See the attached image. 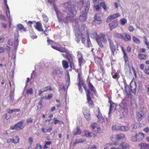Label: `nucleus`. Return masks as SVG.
Returning <instances> with one entry per match:
<instances>
[{"instance_id":"obj_1","label":"nucleus","mask_w":149,"mask_h":149,"mask_svg":"<svg viewBox=\"0 0 149 149\" xmlns=\"http://www.w3.org/2000/svg\"><path fill=\"white\" fill-rule=\"evenodd\" d=\"M63 6L65 8L67 9L69 12V16L66 17L65 19H62L63 18L62 15H61V13L58 11V10L57 9H55V10L56 12L57 16L58 17V19L59 22H64L65 23L67 22L68 21V20L70 19V20H72L74 19V5H72V3L70 2L65 3L62 4Z\"/></svg>"},{"instance_id":"obj_2","label":"nucleus","mask_w":149,"mask_h":149,"mask_svg":"<svg viewBox=\"0 0 149 149\" xmlns=\"http://www.w3.org/2000/svg\"><path fill=\"white\" fill-rule=\"evenodd\" d=\"M100 41L101 43V45H99L100 47L102 48L104 47V46L102 44V39H103L102 42L104 43L107 42V40L106 38H107L109 43V46L112 55L114 56L115 53L116 52V47L114 45V43L113 40L111 39L110 37L108 35L104 34L102 33H101L100 34Z\"/></svg>"},{"instance_id":"obj_3","label":"nucleus","mask_w":149,"mask_h":149,"mask_svg":"<svg viewBox=\"0 0 149 149\" xmlns=\"http://www.w3.org/2000/svg\"><path fill=\"white\" fill-rule=\"evenodd\" d=\"M78 73L77 81L78 82L77 85L78 87V89L81 93H82L83 89L81 86H83L84 89L86 92V93L90 91V90L88 89L86 84L85 83L82 77V72L81 71H77Z\"/></svg>"},{"instance_id":"obj_4","label":"nucleus","mask_w":149,"mask_h":149,"mask_svg":"<svg viewBox=\"0 0 149 149\" xmlns=\"http://www.w3.org/2000/svg\"><path fill=\"white\" fill-rule=\"evenodd\" d=\"M52 47L54 49L58 50L61 52L65 53L62 54L64 57H66L68 59L70 62L71 63L72 62V56L70 52L64 47H57L52 46Z\"/></svg>"},{"instance_id":"obj_5","label":"nucleus","mask_w":149,"mask_h":149,"mask_svg":"<svg viewBox=\"0 0 149 149\" xmlns=\"http://www.w3.org/2000/svg\"><path fill=\"white\" fill-rule=\"evenodd\" d=\"M90 6V1H88L85 3L84 9L79 17V19L80 21L82 22L84 21L87 18V13L88 11Z\"/></svg>"},{"instance_id":"obj_6","label":"nucleus","mask_w":149,"mask_h":149,"mask_svg":"<svg viewBox=\"0 0 149 149\" xmlns=\"http://www.w3.org/2000/svg\"><path fill=\"white\" fill-rule=\"evenodd\" d=\"M144 137V134L140 132L136 133L134 136H132L131 138V140L132 141L139 142L141 141Z\"/></svg>"},{"instance_id":"obj_7","label":"nucleus","mask_w":149,"mask_h":149,"mask_svg":"<svg viewBox=\"0 0 149 149\" xmlns=\"http://www.w3.org/2000/svg\"><path fill=\"white\" fill-rule=\"evenodd\" d=\"M146 113L144 108L140 107L137 111L136 114V118L138 120H141Z\"/></svg>"},{"instance_id":"obj_8","label":"nucleus","mask_w":149,"mask_h":149,"mask_svg":"<svg viewBox=\"0 0 149 149\" xmlns=\"http://www.w3.org/2000/svg\"><path fill=\"white\" fill-rule=\"evenodd\" d=\"M112 129L114 131H127L128 129V127L123 126H120L118 125H113L112 127Z\"/></svg>"},{"instance_id":"obj_9","label":"nucleus","mask_w":149,"mask_h":149,"mask_svg":"<svg viewBox=\"0 0 149 149\" xmlns=\"http://www.w3.org/2000/svg\"><path fill=\"white\" fill-rule=\"evenodd\" d=\"M90 91L86 93L87 102L88 106L91 108H93L94 107V104L90 96Z\"/></svg>"},{"instance_id":"obj_10","label":"nucleus","mask_w":149,"mask_h":149,"mask_svg":"<svg viewBox=\"0 0 149 149\" xmlns=\"http://www.w3.org/2000/svg\"><path fill=\"white\" fill-rule=\"evenodd\" d=\"M130 147V146L129 144L123 142L121 143L118 148L113 147L111 148V149H125L129 148Z\"/></svg>"},{"instance_id":"obj_11","label":"nucleus","mask_w":149,"mask_h":149,"mask_svg":"<svg viewBox=\"0 0 149 149\" xmlns=\"http://www.w3.org/2000/svg\"><path fill=\"white\" fill-rule=\"evenodd\" d=\"M24 123V121H22L18 123L17 124L13 126H11L10 127V129L13 130H20L23 128L24 126L23 125V124Z\"/></svg>"},{"instance_id":"obj_12","label":"nucleus","mask_w":149,"mask_h":149,"mask_svg":"<svg viewBox=\"0 0 149 149\" xmlns=\"http://www.w3.org/2000/svg\"><path fill=\"white\" fill-rule=\"evenodd\" d=\"M91 37L93 39H95L98 45H101L100 42V35H98L97 32H94L91 33L90 35Z\"/></svg>"},{"instance_id":"obj_13","label":"nucleus","mask_w":149,"mask_h":149,"mask_svg":"<svg viewBox=\"0 0 149 149\" xmlns=\"http://www.w3.org/2000/svg\"><path fill=\"white\" fill-rule=\"evenodd\" d=\"M83 112L86 119L87 120H89L91 118L90 111L86 108H84L83 109Z\"/></svg>"},{"instance_id":"obj_14","label":"nucleus","mask_w":149,"mask_h":149,"mask_svg":"<svg viewBox=\"0 0 149 149\" xmlns=\"http://www.w3.org/2000/svg\"><path fill=\"white\" fill-rule=\"evenodd\" d=\"M91 127L93 132L96 133H100L101 130L99 125L95 123H93L91 125Z\"/></svg>"},{"instance_id":"obj_15","label":"nucleus","mask_w":149,"mask_h":149,"mask_svg":"<svg viewBox=\"0 0 149 149\" xmlns=\"http://www.w3.org/2000/svg\"><path fill=\"white\" fill-rule=\"evenodd\" d=\"M118 22L117 20H114L112 21L109 24V29L110 31L116 28L118 25Z\"/></svg>"},{"instance_id":"obj_16","label":"nucleus","mask_w":149,"mask_h":149,"mask_svg":"<svg viewBox=\"0 0 149 149\" xmlns=\"http://www.w3.org/2000/svg\"><path fill=\"white\" fill-rule=\"evenodd\" d=\"M120 16V15L118 13L111 15L107 18L106 21L107 23H109L111 21L112 19H115Z\"/></svg>"},{"instance_id":"obj_17","label":"nucleus","mask_w":149,"mask_h":149,"mask_svg":"<svg viewBox=\"0 0 149 149\" xmlns=\"http://www.w3.org/2000/svg\"><path fill=\"white\" fill-rule=\"evenodd\" d=\"M19 138L17 136H14L13 139L8 138L7 140V142L8 143H17L19 142Z\"/></svg>"},{"instance_id":"obj_18","label":"nucleus","mask_w":149,"mask_h":149,"mask_svg":"<svg viewBox=\"0 0 149 149\" xmlns=\"http://www.w3.org/2000/svg\"><path fill=\"white\" fill-rule=\"evenodd\" d=\"M136 84L135 83H132V82L130 83V92L134 94L136 93Z\"/></svg>"},{"instance_id":"obj_19","label":"nucleus","mask_w":149,"mask_h":149,"mask_svg":"<svg viewBox=\"0 0 149 149\" xmlns=\"http://www.w3.org/2000/svg\"><path fill=\"white\" fill-rule=\"evenodd\" d=\"M97 113L98 114L97 115V117L98 119V122L99 123H101L103 122L104 121V118L100 112L99 108H98Z\"/></svg>"},{"instance_id":"obj_20","label":"nucleus","mask_w":149,"mask_h":149,"mask_svg":"<svg viewBox=\"0 0 149 149\" xmlns=\"http://www.w3.org/2000/svg\"><path fill=\"white\" fill-rule=\"evenodd\" d=\"M122 50L123 54V58L125 61V63L127 64H129V62L128 56L124 49L122 48Z\"/></svg>"},{"instance_id":"obj_21","label":"nucleus","mask_w":149,"mask_h":149,"mask_svg":"<svg viewBox=\"0 0 149 149\" xmlns=\"http://www.w3.org/2000/svg\"><path fill=\"white\" fill-rule=\"evenodd\" d=\"M63 73V71H62V69L61 68H57L54 70L52 72L53 74L55 75L61 74Z\"/></svg>"},{"instance_id":"obj_22","label":"nucleus","mask_w":149,"mask_h":149,"mask_svg":"<svg viewBox=\"0 0 149 149\" xmlns=\"http://www.w3.org/2000/svg\"><path fill=\"white\" fill-rule=\"evenodd\" d=\"M34 27L38 31H42L43 30L42 28V24L39 22L36 23V25L34 26Z\"/></svg>"},{"instance_id":"obj_23","label":"nucleus","mask_w":149,"mask_h":149,"mask_svg":"<svg viewBox=\"0 0 149 149\" xmlns=\"http://www.w3.org/2000/svg\"><path fill=\"white\" fill-rule=\"evenodd\" d=\"M148 57V55L144 54H139L138 55V58L140 60H145Z\"/></svg>"},{"instance_id":"obj_24","label":"nucleus","mask_w":149,"mask_h":149,"mask_svg":"<svg viewBox=\"0 0 149 149\" xmlns=\"http://www.w3.org/2000/svg\"><path fill=\"white\" fill-rule=\"evenodd\" d=\"M93 21L98 24H100L102 22V20L100 19V17H97L96 14L94 16Z\"/></svg>"},{"instance_id":"obj_25","label":"nucleus","mask_w":149,"mask_h":149,"mask_svg":"<svg viewBox=\"0 0 149 149\" xmlns=\"http://www.w3.org/2000/svg\"><path fill=\"white\" fill-rule=\"evenodd\" d=\"M84 132L86 137H94L96 136V135L93 132H90L86 130L84 131Z\"/></svg>"},{"instance_id":"obj_26","label":"nucleus","mask_w":149,"mask_h":149,"mask_svg":"<svg viewBox=\"0 0 149 149\" xmlns=\"http://www.w3.org/2000/svg\"><path fill=\"white\" fill-rule=\"evenodd\" d=\"M125 136L123 134H120L115 135V139L117 140H120L125 138Z\"/></svg>"},{"instance_id":"obj_27","label":"nucleus","mask_w":149,"mask_h":149,"mask_svg":"<svg viewBox=\"0 0 149 149\" xmlns=\"http://www.w3.org/2000/svg\"><path fill=\"white\" fill-rule=\"evenodd\" d=\"M97 58L99 59V60L100 62L99 63V65L100 66V68L102 72H103L104 71V67L103 66V63H102V60L101 58L97 57Z\"/></svg>"},{"instance_id":"obj_28","label":"nucleus","mask_w":149,"mask_h":149,"mask_svg":"<svg viewBox=\"0 0 149 149\" xmlns=\"http://www.w3.org/2000/svg\"><path fill=\"white\" fill-rule=\"evenodd\" d=\"M122 39L125 41H127L131 40V38L130 35L125 33L124 34V36H123Z\"/></svg>"},{"instance_id":"obj_29","label":"nucleus","mask_w":149,"mask_h":149,"mask_svg":"<svg viewBox=\"0 0 149 149\" xmlns=\"http://www.w3.org/2000/svg\"><path fill=\"white\" fill-rule=\"evenodd\" d=\"M88 86L89 89V90H90V91H91L93 92L94 93H95L96 92V90L95 89V88L94 86H93V85L92 84L90 81L88 83Z\"/></svg>"},{"instance_id":"obj_30","label":"nucleus","mask_w":149,"mask_h":149,"mask_svg":"<svg viewBox=\"0 0 149 149\" xmlns=\"http://www.w3.org/2000/svg\"><path fill=\"white\" fill-rule=\"evenodd\" d=\"M132 40L133 42L136 44H139L141 43L140 40L135 36H133Z\"/></svg>"},{"instance_id":"obj_31","label":"nucleus","mask_w":149,"mask_h":149,"mask_svg":"<svg viewBox=\"0 0 149 149\" xmlns=\"http://www.w3.org/2000/svg\"><path fill=\"white\" fill-rule=\"evenodd\" d=\"M84 2V0H80V1L77 3L78 5V7L81 10L82 8Z\"/></svg>"},{"instance_id":"obj_32","label":"nucleus","mask_w":149,"mask_h":149,"mask_svg":"<svg viewBox=\"0 0 149 149\" xmlns=\"http://www.w3.org/2000/svg\"><path fill=\"white\" fill-rule=\"evenodd\" d=\"M113 36L115 38H118L122 39L123 38V35L120 33L117 32L114 33Z\"/></svg>"},{"instance_id":"obj_33","label":"nucleus","mask_w":149,"mask_h":149,"mask_svg":"<svg viewBox=\"0 0 149 149\" xmlns=\"http://www.w3.org/2000/svg\"><path fill=\"white\" fill-rule=\"evenodd\" d=\"M18 29L19 30L23 31H26V29L24 27V26L21 24H19L17 25Z\"/></svg>"},{"instance_id":"obj_34","label":"nucleus","mask_w":149,"mask_h":149,"mask_svg":"<svg viewBox=\"0 0 149 149\" xmlns=\"http://www.w3.org/2000/svg\"><path fill=\"white\" fill-rule=\"evenodd\" d=\"M62 63L63 67L64 69H67L68 68V63L66 61L63 60L62 62Z\"/></svg>"},{"instance_id":"obj_35","label":"nucleus","mask_w":149,"mask_h":149,"mask_svg":"<svg viewBox=\"0 0 149 149\" xmlns=\"http://www.w3.org/2000/svg\"><path fill=\"white\" fill-rule=\"evenodd\" d=\"M111 74L112 75L113 78L114 79L118 78L120 77L119 74L118 72H115L113 71L111 73Z\"/></svg>"},{"instance_id":"obj_36","label":"nucleus","mask_w":149,"mask_h":149,"mask_svg":"<svg viewBox=\"0 0 149 149\" xmlns=\"http://www.w3.org/2000/svg\"><path fill=\"white\" fill-rule=\"evenodd\" d=\"M87 47L89 48L90 47L92 46V44L90 40L89 37L88 35V37L87 38Z\"/></svg>"},{"instance_id":"obj_37","label":"nucleus","mask_w":149,"mask_h":149,"mask_svg":"<svg viewBox=\"0 0 149 149\" xmlns=\"http://www.w3.org/2000/svg\"><path fill=\"white\" fill-rule=\"evenodd\" d=\"M20 111L19 109H9L8 110V113H11L14 112H18Z\"/></svg>"},{"instance_id":"obj_38","label":"nucleus","mask_w":149,"mask_h":149,"mask_svg":"<svg viewBox=\"0 0 149 149\" xmlns=\"http://www.w3.org/2000/svg\"><path fill=\"white\" fill-rule=\"evenodd\" d=\"M100 5L102 7L105 11H106L107 10V5L104 2L100 3Z\"/></svg>"},{"instance_id":"obj_39","label":"nucleus","mask_w":149,"mask_h":149,"mask_svg":"<svg viewBox=\"0 0 149 149\" xmlns=\"http://www.w3.org/2000/svg\"><path fill=\"white\" fill-rule=\"evenodd\" d=\"M52 143L51 141H46L45 142V144L44 147L43 149H45L49 148L50 147V145Z\"/></svg>"},{"instance_id":"obj_40","label":"nucleus","mask_w":149,"mask_h":149,"mask_svg":"<svg viewBox=\"0 0 149 149\" xmlns=\"http://www.w3.org/2000/svg\"><path fill=\"white\" fill-rule=\"evenodd\" d=\"M120 22L121 25H124L127 22V20L125 18H122L120 20Z\"/></svg>"},{"instance_id":"obj_41","label":"nucleus","mask_w":149,"mask_h":149,"mask_svg":"<svg viewBox=\"0 0 149 149\" xmlns=\"http://www.w3.org/2000/svg\"><path fill=\"white\" fill-rule=\"evenodd\" d=\"M53 120L54 121V124H56L57 123H58L60 125L63 124V122L62 121H61L60 120H58L56 118H54Z\"/></svg>"},{"instance_id":"obj_42","label":"nucleus","mask_w":149,"mask_h":149,"mask_svg":"<svg viewBox=\"0 0 149 149\" xmlns=\"http://www.w3.org/2000/svg\"><path fill=\"white\" fill-rule=\"evenodd\" d=\"M84 61V60L83 57H79L78 58V62L79 65L80 66H81L82 63Z\"/></svg>"},{"instance_id":"obj_43","label":"nucleus","mask_w":149,"mask_h":149,"mask_svg":"<svg viewBox=\"0 0 149 149\" xmlns=\"http://www.w3.org/2000/svg\"><path fill=\"white\" fill-rule=\"evenodd\" d=\"M18 43V40L17 39H16L15 41L14 42V49L16 50L17 47Z\"/></svg>"},{"instance_id":"obj_44","label":"nucleus","mask_w":149,"mask_h":149,"mask_svg":"<svg viewBox=\"0 0 149 149\" xmlns=\"http://www.w3.org/2000/svg\"><path fill=\"white\" fill-rule=\"evenodd\" d=\"M33 90L32 88L28 90L26 92V93L27 95H28L29 94L31 95L33 93Z\"/></svg>"},{"instance_id":"obj_45","label":"nucleus","mask_w":149,"mask_h":149,"mask_svg":"<svg viewBox=\"0 0 149 149\" xmlns=\"http://www.w3.org/2000/svg\"><path fill=\"white\" fill-rule=\"evenodd\" d=\"M42 17L43 20L46 22H47L48 21V18L45 14H43L42 15Z\"/></svg>"},{"instance_id":"obj_46","label":"nucleus","mask_w":149,"mask_h":149,"mask_svg":"<svg viewBox=\"0 0 149 149\" xmlns=\"http://www.w3.org/2000/svg\"><path fill=\"white\" fill-rule=\"evenodd\" d=\"M140 145H141V146H143L145 148H146L148 149H149V144H146L145 143H141Z\"/></svg>"},{"instance_id":"obj_47","label":"nucleus","mask_w":149,"mask_h":149,"mask_svg":"<svg viewBox=\"0 0 149 149\" xmlns=\"http://www.w3.org/2000/svg\"><path fill=\"white\" fill-rule=\"evenodd\" d=\"M145 39L144 40V42L145 44L146 45L148 49H149V42L147 40L146 37H145Z\"/></svg>"},{"instance_id":"obj_48","label":"nucleus","mask_w":149,"mask_h":149,"mask_svg":"<svg viewBox=\"0 0 149 149\" xmlns=\"http://www.w3.org/2000/svg\"><path fill=\"white\" fill-rule=\"evenodd\" d=\"M144 72L146 74L149 75V66H147L145 67Z\"/></svg>"},{"instance_id":"obj_49","label":"nucleus","mask_w":149,"mask_h":149,"mask_svg":"<svg viewBox=\"0 0 149 149\" xmlns=\"http://www.w3.org/2000/svg\"><path fill=\"white\" fill-rule=\"evenodd\" d=\"M6 16L8 19L10 20H12V19L10 17V14L9 10V11H6Z\"/></svg>"},{"instance_id":"obj_50","label":"nucleus","mask_w":149,"mask_h":149,"mask_svg":"<svg viewBox=\"0 0 149 149\" xmlns=\"http://www.w3.org/2000/svg\"><path fill=\"white\" fill-rule=\"evenodd\" d=\"M77 130L75 133V135L76 134H81V130L79 128L77 127Z\"/></svg>"},{"instance_id":"obj_51","label":"nucleus","mask_w":149,"mask_h":149,"mask_svg":"<svg viewBox=\"0 0 149 149\" xmlns=\"http://www.w3.org/2000/svg\"><path fill=\"white\" fill-rule=\"evenodd\" d=\"M43 89H44L45 91H46L49 90H52V89H51V87L50 86H46L43 88Z\"/></svg>"},{"instance_id":"obj_52","label":"nucleus","mask_w":149,"mask_h":149,"mask_svg":"<svg viewBox=\"0 0 149 149\" xmlns=\"http://www.w3.org/2000/svg\"><path fill=\"white\" fill-rule=\"evenodd\" d=\"M77 56L78 58L79 57H83V55L81 53L80 51H78L77 52Z\"/></svg>"},{"instance_id":"obj_53","label":"nucleus","mask_w":149,"mask_h":149,"mask_svg":"<svg viewBox=\"0 0 149 149\" xmlns=\"http://www.w3.org/2000/svg\"><path fill=\"white\" fill-rule=\"evenodd\" d=\"M9 97L10 99L9 101H10V103H12L14 99L13 95L12 94H10L9 95Z\"/></svg>"},{"instance_id":"obj_54","label":"nucleus","mask_w":149,"mask_h":149,"mask_svg":"<svg viewBox=\"0 0 149 149\" xmlns=\"http://www.w3.org/2000/svg\"><path fill=\"white\" fill-rule=\"evenodd\" d=\"M118 145L117 143L116 142H115L113 143H108L106 144V146L107 147H109L110 146H112V145L116 146Z\"/></svg>"},{"instance_id":"obj_55","label":"nucleus","mask_w":149,"mask_h":149,"mask_svg":"<svg viewBox=\"0 0 149 149\" xmlns=\"http://www.w3.org/2000/svg\"><path fill=\"white\" fill-rule=\"evenodd\" d=\"M94 7L95 8L96 11L99 10L101 8L99 4H97Z\"/></svg>"},{"instance_id":"obj_56","label":"nucleus","mask_w":149,"mask_h":149,"mask_svg":"<svg viewBox=\"0 0 149 149\" xmlns=\"http://www.w3.org/2000/svg\"><path fill=\"white\" fill-rule=\"evenodd\" d=\"M33 142V139L32 137H30L29 139V144L31 145Z\"/></svg>"},{"instance_id":"obj_57","label":"nucleus","mask_w":149,"mask_h":149,"mask_svg":"<svg viewBox=\"0 0 149 149\" xmlns=\"http://www.w3.org/2000/svg\"><path fill=\"white\" fill-rule=\"evenodd\" d=\"M134 28L132 26H130L129 27L128 30L130 32L133 31L134 30Z\"/></svg>"},{"instance_id":"obj_58","label":"nucleus","mask_w":149,"mask_h":149,"mask_svg":"<svg viewBox=\"0 0 149 149\" xmlns=\"http://www.w3.org/2000/svg\"><path fill=\"white\" fill-rule=\"evenodd\" d=\"M42 102L41 101H40L37 104V107L39 108H38V109H40L41 107H42Z\"/></svg>"},{"instance_id":"obj_59","label":"nucleus","mask_w":149,"mask_h":149,"mask_svg":"<svg viewBox=\"0 0 149 149\" xmlns=\"http://www.w3.org/2000/svg\"><path fill=\"white\" fill-rule=\"evenodd\" d=\"M53 96V95L52 94H49L48 95V96L46 97L47 100H49Z\"/></svg>"},{"instance_id":"obj_60","label":"nucleus","mask_w":149,"mask_h":149,"mask_svg":"<svg viewBox=\"0 0 149 149\" xmlns=\"http://www.w3.org/2000/svg\"><path fill=\"white\" fill-rule=\"evenodd\" d=\"M0 19H2L3 20H6V18L4 15L0 14Z\"/></svg>"},{"instance_id":"obj_61","label":"nucleus","mask_w":149,"mask_h":149,"mask_svg":"<svg viewBox=\"0 0 149 149\" xmlns=\"http://www.w3.org/2000/svg\"><path fill=\"white\" fill-rule=\"evenodd\" d=\"M1 26L2 27L6 29L7 27V25L6 23H3L1 24Z\"/></svg>"},{"instance_id":"obj_62","label":"nucleus","mask_w":149,"mask_h":149,"mask_svg":"<svg viewBox=\"0 0 149 149\" xmlns=\"http://www.w3.org/2000/svg\"><path fill=\"white\" fill-rule=\"evenodd\" d=\"M33 121V119H32L31 118H29L27 120V123H31Z\"/></svg>"},{"instance_id":"obj_63","label":"nucleus","mask_w":149,"mask_h":149,"mask_svg":"<svg viewBox=\"0 0 149 149\" xmlns=\"http://www.w3.org/2000/svg\"><path fill=\"white\" fill-rule=\"evenodd\" d=\"M42 148V146L39 144H38L37 145L36 148L37 149H41Z\"/></svg>"},{"instance_id":"obj_64","label":"nucleus","mask_w":149,"mask_h":149,"mask_svg":"<svg viewBox=\"0 0 149 149\" xmlns=\"http://www.w3.org/2000/svg\"><path fill=\"white\" fill-rule=\"evenodd\" d=\"M143 131L146 133L149 132V127H146L143 129Z\"/></svg>"}]
</instances>
